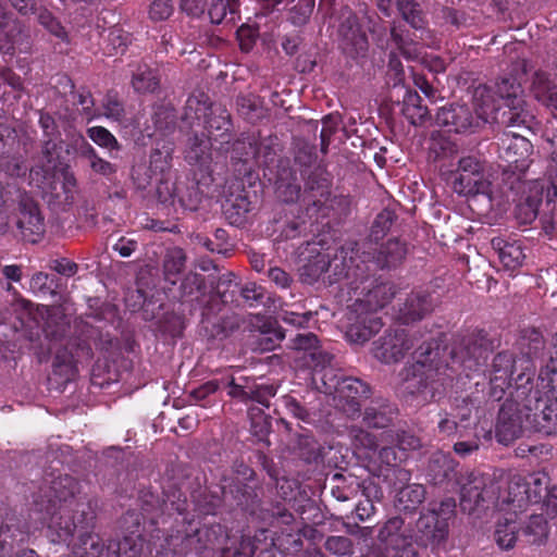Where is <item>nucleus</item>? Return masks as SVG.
<instances>
[{
    "label": "nucleus",
    "mask_w": 557,
    "mask_h": 557,
    "mask_svg": "<svg viewBox=\"0 0 557 557\" xmlns=\"http://www.w3.org/2000/svg\"><path fill=\"white\" fill-rule=\"evenodd\" d=\"M77 482L70 475L58 476L41 487L34 500L32 519L48 529L53 543H69L76 529L82 533L73 546L76 557H101L103 547L98 535L89 531L94 515L86 513V505L75 499Z\"/></svg>",
    "instance_id": "1"
},
{
    "label": "nucleus",
    "mask_w": 557,
    "mask_h": 557,
    "mask_svg": "<svg viewBox=\"0 0 557 557\" xmlns=\"http://www.w3.org/2000/svg\"><path fill=\"white\" fill-rule=\"evenodd\" d=\"M516 363L511 352L495 356L490 375L491 397L500 400L515 382L516 398L525 396V422L540 432L553 433L557 429V335L552 341L548 360L540 369L536 386L528 394L522 383L524 372L513 377Z\"/></svg>",
    "instance_id": "2"
},
{
    "label": "nucleus",
    "mask_w": 557,
    "mask_h": 557,
    "mask_svg": "<svg viewBox=\"0 0 557 557\" xmlns=\"http://www.w3.org/2000/svg\"><path fill=\"white\" fill-rule=\"evenodd\" d=\"M438 355V347L434 348L429 341L417 348L414 363L406 367L400 374L405 392L420 396L423 401L432 400L442 394L446 367L437 361Z\"/></svg>",
    "instance_id": "3"
},
{
    "label": "nucleus",
    "mask_w": 557,
    "mask_h": 557,
    "mask_svg": "<svg viewBox=\"0 0 557 557\" xmlns=\"http://www.w3.org/2000/svg\"><path fill=\"white\" fill-rule=\"evenodd\" d=\"M547 491V478L543 473H532L525 476L512 475L506 488L497 497L500 510L518 516L530 504H537Z\"/></svg>",
    "instance_id": "4"
},
{
    "label": "nucleus",
    "mask_w": 557,
    "mask_h": 557,
    "mask_svg": "<svg viewBox=\"0 0 557 557\" xmlns=\"http://www.w3.org/2000/svg\"><path fill=\"white\" fill-rule=\"evenodd\" d=\"M59 144L55 140L48 139L44 146V164L32 168L29 172V184L42 191H47L52 187L58 171H61L63 199L60 203L64 207L70 206L74 201L76 188V178L67 169L61 168L59 162Z\"/></svg>",
    "instance_id": "5"
},
{
    "label": "nucleus",
    "mask_w": 557,
    "mask_h": 557,
    "mask_svg": "<svg viewBox=\"0 0 557 557\" xmlns=\"http://www.w3.org/2000/svg\"><path fill=\"white\" fill-rule=\"evenodd\" d=\"M455 507V500L446 498L428 512L422 513L417 521V530L412 534L411 547L416 544L420 547L435 549L444 544L448 537V520L454 516Z\"/></svg>",
    "instance_id": "6"
},
{
    "label": "nucleus",
    "mask_w": 557,
    "mask_h": 557,
    "mask_svg": "<svg viewBox=\"0 0 557 557\" xmlns=\"http://www.w3.org/2000/svg\"><path fill=\"white\" fill-rule=\"evenodd\" d=\"M184 120L194 125L195 121L203 122L206 134L209 138L218 141L223 138L221 143L227 141L228 132L231 129L230 114L225 109L220 107H208L206 102H201L196 97H190L186 101Z\"/></svg>",
    "instance_id": "7"
},
{
    "label": "nucleus",
    "mask_w": 557,
    "mask_h": 557,
    "mask_svg": "<svg viewBox=\"0 0 557 557\" xmlns=\"http://www.w3.org/2000/svg\"><path fill=\"white\" fill-rule=\"evenodd\" d=\"M494 92L498 100L503 101L504 110L502 112L500 124L507 127L528 126L532 121V115L524 110L523 90L521 88V77H505L496 84Z\"/></svg>",
    "instance_id": "8"
},
{
    "label": "nucleus",
    "mask_w": 557,
    "mask_h": 557,
    "mask_svg": "<svg viewBox=\"0 0 557 557\" xmlns=\"http://www.w3.org/2000/svg\"><path fill=\"white\" fill-rule=\"evenodd\" d=\"M454 191L462 196L482 194L492 199V183L484 175L483 164L474 157H463L450 177Z\"/></svg>",
    "instance_id": "9"
},
{
    "label": "nucleus",
    "mask_w": 557,
    "mask_h": 557,
    "mask_svg": "<svg viewBox=\"0 0 557 557\" xmlns=\"http://www.w3.org/2000/svg\"><path fill=\"white\" fill-rule=\"evenodd\" d=\"M332 370H326L321 380L326 392H334V399L337 406L349 417H354L360 411L361 401L369 397V386L356 377H344L333 383V377L329 376Z\"/></svg>",
    "instance_id": "10"
},
{
    "label": "nucleus",
    "mask_w": 557,
    "mask_h": 557,
    "mask_svg": "<svg viewBox=\"0 0 557 557\" xmlns=\"http://www.w3.org/2000/svg\"><path fill=\"white\" fill-rule=\"evenodd\" d=\"M491 349V343L483 331L466 336L451 350V358L470 371L483 364Z\"/></svg>",
    "instance_id": "11"
},
{
    "label": "nucleus",
    "mask_w": 557,
    "mask_h": 557,
    "mask_svg": "<svg viewBox=\"0 0 557 557\" xmlns=\"http://www.w3.org/2000/svg\"><path fill=\"white\" fill-rule=\"evenodd\" d=\"M15 223L23 238L32 243H36L45 231L44 218L39 208L28 195L20 197Z\"/></svg>",
    "instance_id": "12"
},
{
    "label": "nucleus",
    "mask_w": 557,
    "mask_h": 557,
    "mask_svg": "<svg viewBox=\"0 0 557 557\" xmlns=\"http://www.w3.org/2000/svg\"><path fill=\"white\" fill-rule=\"evenodd\" d=\"M290 348L302 354L304 366L312 368L314 373L325 372L332 356L319 347V341L312 333L298 334L292 339Z\"/></svg>",
    "instance_id": "13"
},
{
    "label": "nucleus",
    "mask_w": 557,
    "mask_h": 557,
    "mask_svg": "<svg viewBox=\"0 0 557 557\" xmlns=\"http://www.w3.org/2000/svg\"><path fill=\"white\" fill-rule=\"evenodd\" d=\"M412 346L413 338L409 337L405 330H396L374 342L373 355L384 363H393L404 358Z\"/></svg>",
    "instance_id": "14"
},
{
    "label": "nucleus",
    "mask_w": 557,
    "mask_h": 557,
    "mask_svg": "<svg viewBox=\"0 0 557 557\" xmlns=\"http://www.w3.org/2000/svg\"><path fill=\"white\" fill-rule=\"evenodd\" d=\"M28 39L24 25L0 7V51L9 54L16 49L27 51Z\"/></svg>",
    "instance_id": "15"
},
{
    "label": "nucleus",
    "mask_w": 557,
    "mask_h": 557,
    "mask_svg": "<svg viewBox=\"0 0 557 557\" xmlns=\"http://www.w3.org/2000/svg\"><path fill=\"white\" fill-rule=\"evenodd\" d=\"M322 264L319 267V275L323 271L332 270L336 280H341L342 277L346 278H358L361 276L366 270H369V265H366L364 260H360L358 252L355 251L354 248H342L334 258L327 262V268H325L326 262L324 260L321 261Z\"/></svg>",
    "instance_id": "16"
},
{
    "label": "nucleus",
    "mask_w": 557,
    "mask_h": 557,
    "mask_svg": "<svg viewBox=\"0 0 557 557\" xmlns=\"http://www.w3.org/2000/svg\"><path fill=\"white\" fill-rule=\"evenodd\" d=\"M524 429L522 411L517 401L503 404L496 423V437L499 443L508 445L518 438Z\"/></svg>",
    "instance_id": "17"
},
{
    "label": "nucleus",
    "mask_w": 557,
    "mask_h": 557,
    "mask_svg": "<svg viewBox=\"0 0 557 557\" xmlns=\"http://www.w3.org/2000/svg\"><path fill=\"white\" fill-rule=\"evenodd\" d=\"M495 487L490 476L471 474L469 482L461 487L460 505L465 511H473L491 500Z\"/></svg>",
    "instance_id": "18"
},
{
    "label": "nucleus",
    "mask_w": 557,
    "mask_h": 557,
    "mask_svg": "<svg viewBox=\"0 0 557 557\" xmlns=\"http://www.w3.org/2000/svg\"><path fill=\"white\" fill-rule=\"evenodd\" d=\"M403 527L401 518H391L380 530L379 540L397 550L395 557H418L417 550L411 547L412 534Z\"/></svg>",
    "instance_id": "19"
},
{
    "label": "nucleus",
    "mask_w": 557,
    "mask_h": 557,
    "mask_svg": "<svg viewBox=\"0 0 557 557\" xmlns=\"http://www.w3.org/2000/svg\"><path fill=\"white\" fill-rule=\"evenodd\" d=\"M230 387L228 395L240 400H253L260 405L269 406V400L276 393L272 385L257 384L255 380L240 376L238 379L231 376L226 381Z\"/></svg>",
    "instance_id": "20"
},
{
    "label": "nucleus",
    "mask_w": 557,
    "mask_h": 557,
    "mask_svg": "<svg viewBox=\"0 0 557 557\" xmlns=\"http://www.w3.org/2000/svg\"><path fill=\"white\" fill-rule=\"evenodd\" d=\"M502 157L518 171H524L530 164L533 146L524 136L505 132L500 138Z\"/></svg>",
    "instance_id": "21"
},
{
    "label": "nucleus",
    "mask_w": 557,
    "mask_h": 557,
    "mask_svg": "<svg viewBox=\"0 0 557 557\" xmlns=\"http://www.w3.org/2000/svg\"><path fill=\"white\" fill-rule=\"evenodd\" d=\"M25 533L20 529L17 519L7 515L0 521V557H38L33 549H17L16 544L23 542Z\"/></svg>",
    "instance_id": "22"
},
{
    "label": "nucleus",
    "mask_w": 557,
    "mask_h": 557,
    "mask_svg": "<svg viewBox=\"0 0 557 557\" xmlns=\"http://www.w3.org/2000/svg\"><path fill=\"white\" fill-rule=\"evenodd\" d=\"M157 181L156 193L160 202L173 205L177 200L185 209L195 210L197 208L200 196L195 186L186 188L184 191L181 183L175 184L164 177H160Z\"/></svg>",
    "instance_id": "23"
},
{
    "label": "nucleus",
    "mask_w": 557,
    "mask_h": 557,
    "mask_svg": "<svg viewBox=\"0 0 557 557\" xmlns=\"http://www.w3.org/2000/svg\"><path fill=\"white\" fill-rule=\"evenodd\" d=\"M494 90L485 85L478 86L473 92V106L478 120L482 123L496 122L500 124L502 112L506 110L498 104Z\"/></svg>",
    "instance_id": "24"
},
{
    "label": "nucleus",
    "mask_w": 557,
    "mask_h": 557,
    "mask_svg": "<svg viewBox=\"0 0 557 557\" xmlns=\"http://www.w3.org/2000/svg\"><path fill=\"white\" fill-rule=\"evenodd\" d=\"M212 141L213 140L203 133L200 136L195 134L189 138L186 149V160L188 163L197 166L201 172L207 174L212 172Z\"/></svg>",
    "instance_id": "25"
},
{
    "label": "nucleus",
    "mask_w": 557,
    "mask_h": 557,
    "mask_svg": "<svg viewBox=\"0 0 557 557\" xmlns=\"http://www.w3.org/2000/svg\"><path fill=\"white\" fill-rule=\"evenodd\" d=\"M433 308L431 296L423 292H413L407 296L403 306L399 308L398 319L404 323L413 322L422 319Z\"/></svg>",
    "instance_id": "26"
},
{
    "label": "nucleus",
    "mask_w": 557,
    "mask_h": 557,
    "mask_svg": "<svg viewBox=\"0 0 557 557\" xmlns=\"http://www.w3.org/2000/svg\"><path fill=\"white\" fill-rule=\"evenodd\" d=\"M394 295L395 288L393 284H377L376 286L368 289L367 294L362 299H357L355 304L356 311H360L361 313L364 310L375 311L380 308H383L386 304H388Z\"/></svg>",
    "instance_id": "27"
},
{
    "label": "nucleus",
    "mask_w": 557,
    "mask_h": 557,
    "mask_svg": "<svg viewBox=\"0 0 557 557\" xmlns=\"http://www.w3.org/2000/svg\"><path fill=\"white\" fill-rule=\"evenodd\" d=\"M506 517L496 523L494 540L500 549H511L521 529V521L518 516L506 512Z\"/></svg>",
    "instance_id": "28"
},
{
    "label": "nucleus",
    "mask_w": 557,
    "mask_h": 557,
    "mask_svg": "<svg viewBox=\"0 0 557 557\" xmlns=\"http://www.w3.org/2000/svg\"><path fill=\"white\" fill-rule=\"evenodd\" d=\"M382 322L372 313L364 317H358V320L350 324L346 331V337L354 344H363L371 338L373 334L380 331Z\"/></svg>",
    "instance_id": "29"
},
{
    "label": "nucleus",
    "mask_w": 557,
    "mask_h": 557,
    "mask_svg": "<svg viewBox=\"0 0 557 557\" xmlns=\"http://www.w3.org/2000/svg\"><path fill=\"white\" fill-rule=\"evenodd\" d=\"M532 92L545 107L557 110V84L545 72L534 74Z\"/></svg>",
    "instance_id": "30"
},
{
    "label": "nucleus",
    "mask_w": 557,
    "mask_h": 557,
    "mask_svg": "<svg viewBox=\"0 0 557 557\" xmlns=\"http://www.w3.org/2000/svg\"><path fill=\"white\" fill-rule=\"evenodd\" d=\"M21 307L23 308L25 314L27 318L24 320V318H21L22 325L25 326L28 330H33L34 325L40 329L47 336L54 335V332L50 331V322L49 319L51 318V309L41 306L34 309L33 304L22 300Z\"/></svg>",
    "instance_id": "31"
},
{
    "label": "nucleus",
    "mask_w": 557,
    "mask_h": 557,
    "mask_svg": "<svg viewBox=\"0 0 557 557\" xmlns=\"http://www.w3.org/2000/svg\"><path fill=\"white\" fill-rule=\"evenodd\" d=\"M493 248L498 251V259L507 270L515 271L522 265L525 255L518 243H507L500 238L492 240Z\"/></svg>",
    "instance_id": "32"
},
{
    "label": "nucleus",
    "mask_w": 557,
    "mask_h": 557,
    "mask_svg": "<svg viewBox=\"0 0 557 557\" xmlns=\"http://www.w3.org/2000/svg\"><path fill=\"white\" fill-rule=\"evenodd\" d=\"M542 190L543 187L537 182L533 183L530 195L517 206L516 218L521 224H529L536 219L542 202Z\"/></svg>",
    "instance_id": "33"
},
{
    "label": "nucleus",
    "mask_w": 557,
    "mask_h": 557,
    "mask_svg": "<svg viewBox=\"0 0 557 557\" xmlns=\"http://www.w3.org/2000/svg\"><path fill=\"white\" fill-rule=\"evenodd\" d=\"M350 437L354 447L367 458H372L380 448L381 443H386L384 438L382 440V432L377 436L360 428H352L350 430Z\"/></svg>",
    "instance_id": "34"
},
{
    "label": "nucleus",
    "mask_w": 557,
    "mask_h": 557,
    "mask_svg": "<svg viewBox=\"0 0 557 557\" xmlns=\"http://www.w3.org/2000/svg\"><path fill=\"white\" fill-rule=\"evenodd\" d=\"M376 2L379 9L385 15L389 16L394 0H376ZM396 4L403 17L410 23L412 27L419 28L421 26L422 18L418 10L419 5L414 0H396Z\"/></svg>",
    "instance_id": "35"
},
{
    "label": "nucleus",
    "mask_w": 557,
    "mask_h": 557,
    "mask_svg": "<svg viewBox=\"0 0 557 557\" xmlns=\"http://www.w3.org/2000/svg\"><path fill=\"white\" fill-rule=\"evenodd\" d=\"M403 113L412 125L424 123L429 116L428 108L421 104V97L414 90L406 91Z\"/></svg>",
    "instance_id": "36"
},
{
    "label": "nucleus",
    "mask_w": 557,
    "mask_h": 557,
    "mask_svg": "<svg viewBox=\"0 0 557 557\" xmlns=\"http://www.w3.org/2000/svg\"><path fill=\"white\" fill-rule=\"evenodd\" d=\"M395 413V408L385 403L369 406L363 414V421L369 428L384 429Z\"/></svg>",
    "instance_id": "37"
},
{
    "label": "nucleus",
    "mask_w": 557,
    "mask_h": 557,
    "mask_svg": "<svg viewBox=\"0 0 557 557\" xmlns=\"http://www.w3.org/2000/svg\"><path fill=\"white\" fill-rule=\"evenodd\" d=\"M425 490L421 484H410L403 487L396 496L395 506L398 510L411 511L424 499Z\"/></svg>",
    "instance_id": "38"
},
{
    "label": "nucleus",
    "mask_w": 557,
    "mask_h": 557,
    "mask_svg": "<svg viewBox=\"0 0 557 557\" xmlns=\"http://www.w3.org/2000/svg\"><path fill=\"white\" fill-rule=\"evenodd\" d=\"M158 73L147 64L138 65L133 74L132 85L137 92H153L159 87Z\"/></svg>",
    "instance_id": "39"
},
{
    "label": "nucleus",
    "mask_w": 557,
    "mask_h": 557,
    "mask_svg": "<svg viewBox=\"0 0 557 557\" xmlns=\"http://www.w3.org/2000/svg\"><path fill=\"white\" fill-rule=\"evenodd\" d=\"M405 255V246L397 239H391L379 251L375 263L380 268L394 267L403 260Z\"/></svg>",
    "instance_id": "40"
},
{
    "label": "nucleus",
    "mask_w": 557,
    "mask_h": 557,
    "mask_svg": "<svg viewBox=\"0 0 557 557\" xmlns=\"http://www.w3.org/2000/svg\"><path fill=\"white\" fill-rule=\"evenodd\" d=\"M222 535V527L220 524L205 527L202 529H196L195 534H187L186 541L188 545H193L197 542L195 549L201 550L214 546L219 542V537Z\"/></svg>",
    "instance_id": "41"
},
{
    "label": "nucleus",
    "mask_w": 557,
    "mask_h": 557,
    "mask_svg": "<svg viewBox=\"0 0 557 557\" xmlns=\"http://www.w3.org/2000/svg\"><path fill=\"white\" fill-rule=\"evenodd\" d=\"M88 137L99 147L107 149L111 158H115L114 151H119L121 146L116 138L104 127L94 126L87 131Z\"/></svg>",
    "instance_id": "42"
},
{
    "label": "nucleus",
    "mask_w": 557,
    "mask_h": 557,
    "mask_svg": "<svg viewBox=\"0 0 557 557\" xmlns=\"http://www.w3.org/2000/svg\"><path fill=\"white\" fill-rule=\"evenodd\" d=\"M76 366L73 356L70 354H58L53 362V375L59 376L60 381L66 383L76 375Z\"/></svg>",
    "instance_id": "43"
},
{
    "label": "nucleus",
    "mask_w": 557,
    "mask_h": 557,
    "mask_svg": "<svg viewBox=\"0 0 557 557\" xmlns=\"http://www.w3.org/2000/svg\"><path fill=\"white\" fill-rule=\"evenodd\" d=\"M185 259V253L181 248L175 247L168 250L163 263L166 280L175 282L173 277L184 269Z\"/></svg>",
    "instance_id": "44"
},
{
    "label": "nucleus",
    "mask_w": 557,
    "mask_h": 557,
    "mask_svg": "<svg viewBox=\"0 0 557 557\" xmlns=\"http://www.w3.org/2000/svg\"><path fill=\"white\" fill-rule=\"evenodd\" d=\"M453 470V460L443 453L434 455L429 465V475L434 483H440L448 478L449 472Z\"/></svg>",
    "instance_id": "45"
},
{
    "label": "nucleus",
    "mask_w": 557,
    "mask_h": 557,
    "mask_svg": "<svg viewBox=\"0 0 557 557\" xmlns=\"http://www.w3.org/2000/svg\"><path fill=\"white\" fill-rule=\"evenodd\" d=\"M388 444H395L400 451L414 450L421 446L420 440L414 435L403 432L394 434L392 431L382 432V438Z\"/></svg>",
    "instance_id": "46"
},
{
    "label": "nucleus",
    "mask_w": 557,
    "mask_h": 557,
    "mask_svg": "<svg viewBox=\"0 0 557 557\" xmlns=\"http://www.w3.org/2000/svg\"><path fill=\"white\" fill-rule=\"evenodd\" d=\"M524 535L530 543H540L547 535V523L542 515H532L524 527Z\"/></svg>",
    "instance_id": "47"
},
{
    "label": "nucleus",
    "mask_w": 557,
    "mask_h": 557,
    "mask_svg": "<svg viewBox=\"0 0 557 557\" xmlns=\"http://www.w3.org/2000/svg\"><path fill=\"white\" fill-rule=\"evenodd\" d=\"M170 150L154 149L150 154L149 172L156 176V180L163 177L165 171L170 168Z\"/></svg>",
    "instance_id": "48"
},
{
    "label": "nucleus",
    "mask_w": 557,
    "mask_h": 557,
    "mask_svg": "<svg viewBox=\"0 0 557 557\" xmlns=\"http://www.w3.org/2000/svg\"><path fill=\"white\" fill-rule=\"evenodd\" d=\"M455 113L456 123L454 124V129L457 133L466 132L471 127L479 126L481 123L476 115L473 116L465 104H455Z\"/></svg>",
    "instance_id": "49"
},
{
    "label": "nucleus",
    "mask_w": 557,
    "mask_h": 557,
    "mask_svg": "<svg viewBox=\"0 0 557 557\" xmlns=\"http://www.w3.org/2000/svg\"><path fill=\"white\" fill-rule=\"evenodd\" d=\"M38 22L42 25L49 33L54 35L55 37L65 40L66 32L64 27L58 22L54 16L48 11H41L38 14Z\"/></svg>",
    "instance_id": "50"
},
{
    "label": "nucleus",
    "mask_w": 557,
    "mask_h": 557,
    "mask_svg": "<svg viewBox=\"0 0 557 557\" xmlns=\"http://www.w3.org/2000/svg\"><path fill=\"white\" fill-rule=\"evenodd\" d=\"M314 0H304L300 1L298 5H296L290 15V20L293 24L295 25H302L305 24L313 10Z\"/></svg>",
    "instance_id": "51"
},
{
    "label": "nucleus",
    "mask_w": 557,
    "mask_h": 557,
    "mask_svg": "<svg viewBox=\"0 0 557 557\" xmlns=\"http://www.w3.org/2000/svg\"><path fill=\"white\" fill-rule=\"evenodd\" d=\"M173 12L171 0H152L149 15L153 21L166 20Z\"/></svg>",
    "instance_id": "52"
},
{
    "label": "nucleus",
    "mask_w": 557,
    "mask_h": 557,
    "mask_svg": "<svg viewBox=\"0 0 557 557\" xmlns=\"http://www.w3.org/2000/svg\"><path fill=\"white\" fill-rule=\"evenodd\" d=\"M325 548L335 555L343 556L351 550V542L345 536H330L325 542Z\"/></svg>",
    "instance_id": "53"
},
{
    "label": "nucleus",
    "mask_w": 557,
    "mask_h": 557,
    "mask_svg": "<svg viewBox=\"0 0 557 557\" xmlns=\"http://www.w3.org/2000/svg\"><path fill=\"white\" fill-rule=\"evenodd\" d=\"M104 115L108 119L120 122L122 120L124 109L114 95H107L103 100Z\"/></svg>",
    "instance_id": "54"
},
{
    "label": "nucleus",
    "mask_w": 557,
    "mask_h": 557,
    "mask_svg": "<svg viewBox=\"0 0 557 557\" xmlns=\"http://www.w3.org/2000/svg\"><path fill=\"white\" fill-rule=\"evenodd\" d=\"M382 447L379 450V458L387 466H396L404 460V455L398 456L396 453V445L388 443H381Z\"/></svg>",
    "instance_id": "55"
},
{
    "label": "nucleus",
    "mask_w": 557,
    "mask_h": 557,
    "mask_svg": "<svg viewBox=\"0 0 557 557\" xmlns=\"http://www.w3.org/2000/svg\"><path fill=\"white\" fill-rule=\"evenodd\" d=\"M280 405L284 407L295 418L306 421L308 418L307 410L292 396H283L280 400Z\"/></svg>",
    "instance_id": "56"
},
{
    "label": "nucleus",
    "mask_w": 557,
    "mask_h": 557,
    "mask_svg": "<svg viewBox=\"0 0 557 557\" xmlns=\"http://www.w3.org/2000/svg\"><path fill=\"white\" fill-rule=\"evenodd\" d=\"M242 296L245 301L252 307L255 304H258L263 298V288L261 286L256 285L255 283L246 284L240 289Z\"/></svg>",
    "instance_id": "57"
},
{
    "label": "nucleus",
    "mask_w": 557,
    "mask_h": 557,
    "mask_svg": "<svg viewBox=\"0 0 557 557\" xmlns=\"http://www.w3.org/2000/svg\"><path fill=\"white\" fill-rule=\"evenodd\" d=\"M134 182L139 189H146L156 180V176L149 172V168L136 166L133 170Z\"/></svg>",
    "instance_id": "58"
},
{
    "label": "nucleus",
    "mask_w": 557,
    "mask_h": 557,
    "mask_svg": "<svg viewBox=\"0 0 557 557\" xmlns=\"http://www.w3.org/2000/svg\"><path fill=\"white\" fill-rule=\"evenodd\" d=\"M249 416L251 417V430L253 434L262 438L269 432L267 418L261 413L255 416V408L249 410Z\"/></svg>",
    "instance_id": "59"
},
{
    "label": "nucleus",
    "mask_w": 557,
    "mask_h": 557,
    "mask_svg": "<svg viewBox=\"0 0 557 557\" xmlns=\"http://www.w3.org/2000/svg\"><path fill=\"white\" fill-rule=\"evenodd\" d=\"M90 169L102 176L111 177L116 173V165L102 159L101 157H97L89 164Z\"/></svg>",
    "instance_id": "60"
},
{
    "label": "nucleus",
    "mask_w": 557,
    "mask_h": 557,
    "mask_svg": "<svg viewBox=\"0 0 557 557\" xmlns=\"http://www.w3.org/2000/svg\"><path fill=\"white\" fill-rule=\"evenodd\" d=\"M276 190L278 193V196L285 202H293L299 197L300 194V187L294 183L284 184L283 182H280L277 184Z\"/></svg>",
    "instance_id": "61"
},
{
    "label": "nucleus",
    "mask_w": 557,
    "mask_h": 557,
    "mask_svg": "<svg viewBox=\"0 0 557 557\" xmlns=\"http://www.w3.org/2000/svg\"><path fill=\"white\" fill-rule=\"evenodd\" d=\"M479 449V432L469 441H459L454 445V450L461 457H467Z\"/></svg>",
    "instance_id": "62"
},
{
    "label": "nucleus",
    "mask_w": 557,
    "mask_h": 557,
    "mask_svg": "<svg viewBox=\"0 0 557 557\" xmlns=\"http://www.w3.org/2000/svg\"><path fill=\"white\" fill-rule=\"evenodd\" d=\"M310 317V313H297L288 310H284L280 313L282 321L295 326H305L309 322Z\"/></svg>",
    "instance_id": "63"
},
{
    "label": "nucleus",
    "mask_w": 557,
    "mask_h": 557,
    "mask_svg": "<svg viewBox=\"0 0 557 557\" xmlns=\"http://www.w3.org/2000/svg\"><path fill=\"white\" fill-rule=\"evenodd\" d=\"M51 269L58 272L59 274L72 276L77 272V264L67 259L53 260L51 264Z\"/></svg>",
    "instance_id": "64"
}]
</instances>
